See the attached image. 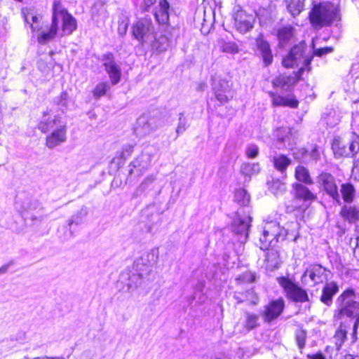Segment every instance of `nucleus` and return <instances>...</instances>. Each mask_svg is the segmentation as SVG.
<instances>
[{"mask_svg": "<svg viewBox=\"0 0 359 359\" xmlns=\"http://www.w3.org/2000/svg\"><path fill=\"white\" fill-rule=\"evenodd\" d=\"M343 359H359V356L348 354L345 355Z\"/></svg>", "mask_w": 359, "mask_h": 359, "instance_id": "obj_61", "label": "nucleus"}, {"mask_svg": "<svg viewBox=\"0 0 359 359\" xmlns=\"http://www.w3.org/2000/svg\"><path fill=\"white\" fill-rule=\"evenodd\" d=\"M88 210L86 207H82L70 219L68 220V225L71 226L73 224H80L83 219L87 216Z\"/></svg>", "mask_w": 359, "mask_h": 359, "instance_id": "obj_41", "label": "nucleus"}, {"mask_svg": "<svg viewBox=\"0 0 359 359\" xmlns=\"http://www.w3.org/2000/svg\"><path fill=\"white\" fill-rule=\"evenodd\" d=\"M128 27V22L127 21H121L118 22V32L120 35L123 36L126 34Z\"/></svg>", "mask_w": 359, "mask_h": 359, "instance_id": "obj_51", "label": "nucleus"}, {"mask_svg": "<svg viewBox=\"0 0 359 359\" xmlns=\"http://www.w3.org/2000/svg\"><path fill=\"white\" fill-rule=\"evenodd\" d=\"M309 358H310L311 359H325L322 353H317L313 354L312 355H309Z\"/></svg>", "mask_w": 359, "mask_h": 359, "instance_id": "obj_57", "label": "nucleus"}, {"mask_svg": "<svg viewBox=\"0 0 359 359\" xmlns=\"http://www.w3.org/2000/svg\"><path fill=\"white\" fill-rule=\"evenodd\" d=\"M251 220L252 218L250 216H245L243 218L237 217L233 220L232 224L233 231L240 236L239 240L242 243L247 241Z\"/></svg>", "mask_w": 359, "mask_h": 359, "instance_id": "obj_18", "label": "nucleus"}, {"mask_svg": "<svg viewBox=\"0 0 359 359\" xmlns=\"http://www.w3.org/2000/svg\"><path fill=\"white\" fill-rule=\"evenodd\" d=\"M273 161L274 167L281 172H283L291 163V160L283 154L273 156Z\"/></svg>", "mask_w": 359, "mask_h": 359, "instance_id": "obj_33", "label": "nucleus"}, {"mask_svg": "<svg viewBox=\"0 0 359 359\" xmlns=\"http://www.w3.org/2000/svg\"><path fill=\"white\" fill-rule=\"evenodd\" d=\"M305 46L302 44L294 46L290 53L283 58V65L285 67H293L302 64L305 66L310 63V60L304 57Z\"/></svg>", "mask_w": 359, "mask_h": 359, "instance_id": "obj_11", "label": "nucleus"}, {"mask_svg": "<svg viewBox=\"0 0 359 359\" xmlns=\"http://www.w3.org/2000/svg\"><path fill=\"white\" fill-rule=\"evenodd\" d=\"M337 12L334 5L323 3L315 5L310 13V20L315 27L330 25L337 18Z\"/></svg>", "mask_w": 359, "mask_h": 359, "instance_id": "obj_3", "label": "nucleus"}, {"mask_svg": "<svg viewBox=\"0 0 359 359\" xmlns=\"http://www.w3.org/2000/svg\"><path fill=\"white\" fill-rule=\"evenodd\" d=\"M304 6V0H290L287 4V10L294 17L302 11Z\"/></svg>", "mask_w": 359, "mask_h": 359, "instance_id": "obj_36", "label": "nucleus"}, {"mask_svg": "<svg viewBox=\"0 0 359 359\" xmlns=\"http://www.w3.org/2000/svg\"><path fill=\"white\" fill-rule=\"evenodd\" d=\"M271 97L272 104L275 107H290L291 108H297L298 107V101L290 97H283L277 95L273 93H269Z\"/></svg>", "mask_w": 359, "mask_h": 359, "instance_id": "obj_24", "label": "nucleus"}, {"mask_svg": "<svg viewBox=\"0 0 359 359\" xmlns=\"http://www.w3.org/2000/svg\"><path fill=\"white\" fill-rule=\"evenodd\" d=\"M298 207H299V205H292V206L287 205L286 208L287 212H291L294 211L295 209H297Z\"/></svg>", "mask_w": 359, "mask_h": 359, "instance_id": "obj_60", "label": "nucleus"}, {"mask_svg": "<svg viewBox=\"0 0 359 359\" xmlns=\"http://www.w3.org/2000/svg\"><path fill=\"white\" fill-rule=\"evenodd\" d=\"M277 280L283 289L286 297L289 299L295 302H306L309 301L306 291L292 282L289 278L283 276L278 278Z\"/></svg>", "mask_w": 359, "mask_h": 359, "instance_id": "obj_5", "label": "nucleus"}, {"mask_svg": "<svg viewBox=\"0 0 359 359\" xmlns=\"http://www.w3.org/2000/svg\"><path fill=\"white\" fill-rule=\"evenodd\" d=\"M42 17L39 15H34L33 13H27L25 14V20L30 25L33 32L39 31V25L41 23Z\"/></svg>", "mask_w": 359, "mask_h": 359, "instance_id": "obj_34", "label": "nucleus"}, {"mask_svg": "<svg viewBox=\"0 0 359 359\" xmlns=\"http://www.w3.org/2000/svg\"><path fill=\"white\" fill-rule=\"evenodd\" d=\"M257 276L255 272L247 271L236 278V281L239 283H251L256 281Z\"/></svg>", "mask_w": 359, "mask_h": 359, "instance_id": "obj_40", "label": "nucleus"}, {"mask_svg": "<svg viewBox=\"0 0 359 359\" xmlns=\"http://www.w3.org/2000/svg\"><path fill=\"white\" fill-rule=\"evenodd\" d=\"M294 189V196L295 199L302 200L304 201H313L316 199V196L304 185L300 183L292 184Z\"/></svg>", "mask_w": 359, "mask_h": 359, "instance_id": "obj_25", "label": "nucleus"}, {"mask_svg": "<svg viewBox=\"0 0 359 359\" xmlns=\"http://www.w3.org/2000/svg\"><path fill=\"white\" fill-rule=\"evenodd\" d=\"M310 156L311 158L314 160V161H317L319 158H320V152L318 149V147L316 146H315L311 153H310Z\"/></svg>", "mask_w": 359, "mask_h": 359, "instance_id": "obj_54", "label": "nucleus"}, {"mask_svg": "<svg viewBox=\"0 0 359 359\" xmlns=\"http://www.w3.org/2000/svg\"><path fill=\"white\" fill-rule=\"evenodd\" d=\"M62 125L60 118L57 116H50L49 112L45 111L43 114L41 120L38 124V128L43 133H46L55 127Z\"/></svg>", "mask_w": 359, "mask_h": 359, "instance_id": "obj_22", "label": "nucleus"}, {"mask_svg": "<svg viewBox=\"0 0 359 359\" xmlns=\"http://www.w3.org/2000/svg\"><path fill=\"white\" fill-rule=\"evenodd\" d=\"M294 177L298 182L306 184H313V181L310 175L309 170L302 165H298L295 168Z\"/></svg>", "mask_w": 359, "mask_h": 359, "instance_id": "obj_29", "label": "nucleus"}, {"mask_svg": "<svg viewBox=\"0 0 359 359\" xmlns=\"http://www.w3.org/2000/svg\"><path fill=\"white\" fill-rule=\"evenodd\" d=\"M347 328L346 326L344 325L342 323L339 327V329L336 331L334 338L335 339V344L337 346V348H340V347L344 344L345 339H346L347 334Z\"/></svg>", "mask_w": 359, "mask_h": 359, "instance_id": "obj_37", "label": "nucleus"}, {"mask_svg": "<svg viewBox=\"0 0 359 359\" xmlns=\"http://www.w3.org/2000/svg\"><path fill=\"white\" fill-rule=\"evenodd\" d=\"M67 140V126L65 123L59 125L52 133L46 137V145L49 149H53Z\"/></svg>", "mask_w": 359, "mask_h": 359, "instance_id": "obj_17", "label": "nucleus"}, {"mask_svg": "<svg viewBox=\"0 0 359 359\" xmlns=\"http://www.w3.org/2000/svg\"><path fill=\"white\" fill-rule=\"evenodd\" d=\"M255 46L259 54L262 56L266 66L271 64L273 55L269 42L260 34L255 39Z\"/></svg>", "mask_w": 359, "mask_h": 359, "instance_id": "obj_20", "label": "nucleus"}, {"mask_svg": "<svg viewBox=\"0 0 359 359\" xmlns=\"http://www.w3.org/2000/svg\"><path fill=\"white\" fill-rule=\"evenodd\" d=\"M171 44V41L165 35H161L153 43V47L158 52H163L166 50Z\"/></svg>", "mask_w": 359, "mask_h": 359, "instance_id": "obj_35", "label": "nucleus"}, {"mask_svg": "<svg viewBox=\"0 0 359 359\" xmlns=\"http://www.w3.org/2000/svg\"><path fill=\"white\" fill-rule=\"evenodd\" d=\"M157 2V0H143L141 7L142 11L148 12L151 8L154 6Z\"/></svg>", "mask_w": 359, "mask_h": 359, "instance_id": "obj_50", "label": "nucleus"}, {"mask_svg": "<svg viewBox=\"0 0 359 359\" xmlns=\"http://www.w3.org/2000/svg\"><path fill=\"white\" fill-rule=\"evenodd\" d=\"M355 292L352 289L344 291L338 298L341 302V307L337 316L339 320L350 318L353 323L352 342L357 339V330L359 325V302L354 300Z\"/></svg>", "mask_w": 359, "mask_h": 359, "instance_id": "obj_1", "label": "nucleus"}, {"mask_svg": "<svg viewBox=\"0 0 359 359\" xmlns=\"http://www.w3.org/2000/svg\"><path fill=\"white\" fill-rule=\"evenodd\" d=\"M151 156L148 154H142L137 156L133 162L132 165L140 172L147 170L151 164Z\"/></svg>", "mask_w": 359, "mask_h": 359, "instance_id": "obj_30", "label": "nucleus"}, {"mask_svg": "<svg viewBox=\"0 0 359 359\" xmlns=\"http://www.w3.org/2000/svg\"><path fill=\"white\" fill-rule=\"evenodd\" d=\"M212 81L214 96L221 104L228 102L233 98V94L228 81L217 76H213Z\"/></svg>", "mask_w": 359, "mask_h": 359, "instance_id": "obj_7", "label": "nucleus"}, {"mask_svg": "<svg viewBox=\"0 0 359 359\" xmlns=\"http://www.w3.org/2000/svg\"><path fill=\"white\" fill-rule=\"evenodd\" d=\"M259 316L247 312L245 313V327L247 330H251L259 326Z\"/></svg>", "mask_w": 359, "mask_h": 359, "instance_id": "obj_38", "label": "nucleus"}, {"mask_svg": "<svg viewBox=\"0 0 359 359\" xmlns=\"http://www.w3.org/2000/svg\"><path fill=\"white\" fill-rule=\"evenodd\" d=\"M155 180V177L153 175L149 176L142 182L137 191H144L147 187L151 184Z\"/></svg>", "mask_w": 359, "mask_h": 359, "instance_id": "obj_48", "label": "nucleus"}, {"mask_svg": "<svg viewBox=\"0 0 359 359\" xmlns=\"http://www.w3.org/2000/svg\"><path fill=\"white\" fill-rule=\"evenodd\" d=\"M353 85H354V89L359 93V77H357L354 80Z\"/></svg>", "mask_w": 359, "mask_h": 359, "instance_id": "obj_59", "label": "nucleus"}, {"mask_svg": "<svg viewBox=\"0 0 359 359\" xmlns=\"http://www.w3.org/2000/svg\"><path fill=\"white\" fill-rule=\"evenodd\" d=\"M52 19L54 22H56L57 29L59 22H62V36L69 35L76 29V19L68 13L59 1H55L53 3Z\"/></svg>", "mask_w": 359, "mask_h": 359, "instance_id": "obj_4", "label": "nucleus"}, {"mask_svg": "<svg viewBox=\"0 0 359 359\" xmlns=\"http://www.w3.org/2000/svg\"><path fill=\"white\" fill-rule=\"evenodd\" d=\"M338 285L336 283L330 282L326 283L322 290L320 301L327 306L331 305L332 297L338 292Z\"/></svg>", "mask_w": 359, "mask_h": 359, "instance_id": "obj_23", "label": "nucleus"}, {"mask_svg": "<svg viewBox=\"0 0 359 359\" xmlns=\"http://www.w3.org/2000/svg\"><path fill=\"white\" fill-rule=\"evenodd\" d=\"M341 193L342 198L346 203H351L355 197V188L350 183H344L341 184Z\"/></svg>", "mask_w": 359, "mask_h": 359, "instance_id": "obj_32", "label": "nucleus"}, {"mask_svg": "<svg viewBox=\"0 0 359 359\" xmlns=\"http://www.w3.org/2000/svg\"><path fill=\"white\" fill-rule=\"evenodd\" d=\"M39 31H36L38 32L37 35V41L40 44H46L49 41L53 40L57 34V28L56 22H54L52 20L51 24L50 26H43V23L39 25Z\"/></svg>", "mask_w": 359, "mask_h": 359, "instance_id": "obj_21", "label": "nucleus"}, {"mask_svg": "<svg viewBox=\"0 0 359 359\" xmlns=\"http://www.w3.org/2000/svg\"><path fill=\"white\" fill-rule=\"evenodd\" d=\"M340 215L350 223L354 222L359 219V209L355 206L344 205L340 211Z\"/></svg>", "mask_w": 359, "mask_h": 359, "instance_id": "obj_28", "label": "nucleus"}, {"mask_svg": "<svg viewBox=\"0 0 359 359\" xmlns=\"http://www.w3.org/2000/svg\"><path fill=\"white\" fill-rule=\"evenodd\" d=\"M242 174L250 178L252 175H257L260 171V165L257 163H245L241 167Z\"/></svg>", "mask_w": 359, "mask_h": 359, "instance_id": "obj_31", "label": "nucleus"}, {"mask_svg": "<svg viewBox=\"0 0 359 359\" xmlns=\"http://www.w3.org/2000/svg\"><path fill=\"white\" fill-rule=\"evenodd\" d=\"M234 198L241 206L248 205L250 202V196L243 189H239L236 191Z\"/></svg>", "mask_w": 359, "mask_h": 359, "instance_id": "obj_39", "label": "nucleus"}, {"mask_svg": "<svg viewBox=\"0 0 359 359\" xmlns=\"http://www.w3.org/2000/svg\"><path fill=\"white\" fill-rule=\"evenodd\" d=\"M39 207V203L38 201H34L32 202H30L29 204H28L27 206L24 207L25 210L27 211L34 210L37 209Z\"/></svg>", "mask_w": 359, "mask_h": 359, "instance_id": "obj_53", "label": "nucleus"}, {"mask_svg": "<svg viewBox=\"0 0 359 359\" xmlns=\"http://www.w3.org/2000/svg\"><path fill=\"white\" fill-rule=\"evenodd\" d=\"M48 359H65V358L62 357V356H60V357H48Z\"/></svg>", "mask_w": 359, "mask_h": 359, "instance_id": "obj_64", "label": "nucleus"}, {"mask_svg": "<svg viewBox=\"0 0 359 359\" xmlns=\"http://www.w3.org/2000/svg\"><path fill=\"white\" fill-rule=\"evenodd\" d=\"M356 246L354 248L353 253L355 257L359 260V236L357 238Z\"/></svg>", "mask_w": 359, "mask_h": 359, "instance_id": "obj_56", "label": "nucleus"}, {"mask_svg": "<svg viewBox=\"0 0 359 359\" xmlns=\"http://www.w3.org/2000/svg\"><path fill=\"white\" fill-rule=\"evenodd\" d=\"M306 339V332L304 330H298L295 332V340L299 349L304 348Z\"/></svg>", "mask_w": 359, "mask_h": 359, "instance_id": "obj_44", "label": "nucleus"}, {"mask_svg": "<svg viewBox=\"0 0 359 359\" xmlns=\"http://www.w3.org/2000/svg\"><path fill=\"white\" fill-rule=\"evenodd\" d=\"M134 269L135 273L128 274V282L127 286L129 290L136 289L141 283L143 277L150 271L149 265L143 257L137 259L134 263Z\"/></svg>", "mask_w": 359, "mask_h": 359, "instance_id": "obj_9", "label": "nucleus"}, {"mask_svg": "<svg viewBox=\"0 0 359 359\" xmlns=\"http://www.w3.org/2000/svg\"><path fill=\"white\" fill-rule=\"evenodd\" d=\"M68 98V94L66 92H62L60 96L56 98L55 102L62 107H67V102Z\"/></svg>", "mask_w": 359, "mask_h": 359, "instance_id": "obj_49", "label": "nucleus"}, {"mask_svg": "<svg viewBox=\"0 0 359 359\" xmlns=\"http://www.w3.org/2000/svg\"><path fill=\"white\" fill-rule=\"evenodd\" d=\"M170 4L167 0H158L153 8V14L159 25H167L170 18Z\"/></svg>", "mask_w": 359, "mask_h": 359, "instance_id": "obj_19", "label": "nucleus"}, {"mask_svg": "<svg viewBox=\"0 0 359 359\" xmlns=\"http://www.w3.org/2000/svg\"><path fill=\"white\" fill-rule=\"evenodd\" d=\"M133 149V146H131V145H128V146H126V148L124 149V151H123V153H124L125 151H127V152H128V154H130L132 152Z\"/></svg>", "mask_w": 359, "mask_h": 359, "instance_id": "obj_62", "label": "nucleus"}, {"mask_svg": "<svg viewBox=\"0 0 359 359\" xmlns=\"http://www.w3.org/2000/svg\"><path fill=\"white\" fill-rule=\"evenodd\" d=\"M291 81L292 78L290 76L283 74L276 77L273 80L272 83L275 87L284 88L290 85Z\"/></svg>", "mask_w": 359, "mask_h": 359, "instance_id": "obj_42", "label": "nucleus"}, {"mask_svg": "<svg viewBox=\"0 0 359 359\" xmlns=\"http://www.w3.org/2000/svg\"><path fill=\"white\" fill-rule=\"evenodd\" d=\"M259 147L255 144H250L245 149V154L249 158H255L259 154Z\"/></svg>", "mask_w": 359, "mask_h": 359, "instance_id": "obj_46", "label": "nucleus"}, {"mask_svg": "<svg viewBox=\"0 0 359 359\" xmlns=\"http://www.w3.org/2000/svg\"><path fill=\"white\" fill-rule=\"evenodd\" d=\"M324 191L338 203H340V196L334 177L330 173L323 172L318 177Z\"/></svg>", "mask_w": 359, "mask_h": 359, "instance_id": "obj_14", "label": "nucleus"}, {"mask_svg": "<svg viewBox=\"0 0 359 359\" xmlns=\"http://www.w3.org/2000/svg\"><path fill=\"white\" fill-rule=\"evenodd\" d=\"M101 61L105 72L108 74L112 85L117 84L121 80V69L116 63L114 55L111 53L103 54Z\"/></svg>", "mask_w": 359, "mask_h": 359, "instance_id": "obj_10", "label": "nucleus"}, {"mask_svg": "<svg viewBox=\"0 0 359 359\" xmlns=\"http://www.w3.org/2000/svg\"><path fill=\"white\" fill-rule=\"evenodd\" d=\"M280 263L281 261L278 251L272 249L266 253L265 259V267L266 270L273 271L278 269Z\"/></svg>", "mask_w": 359, "mask_h": 359, "instance_id": "obj_26", "label": "nucleus"}, {"mask_svg": "<svg viewBox=\"0 0 359 359\" xmlns=\"http://www.w3.org/2000/svg\"><path fill=\"white\" fill-rule=\"evenodd\" d=\"M294 29L290 25L283 26L278 29L277 36L279 43L284 46L294 36Z\"/></svg>", "mask_w": 359, "mask_h": 359, "instance_id": "obj_27", "label": "nucleus"}, {"mask_svg": "<svg viewBox=\"0 0 359 359\" xmlns=\"http://www.w3.org/2000/svg\"><path fill=\"white\" fill-rule=\"evenodd\" d=\"M154 34V27L149 18H142L133 26V34L141 43L152 41Z\"/></svg>", "mask_w": 359, "mask_h": 359, "instance_id": "obj_8", "label": "nucleus"}, {"mask_svg": "<svg viewBox=\"0 0 359 359\" xmlns=\"http://www.w3.org/2000/svg\"><path fill=\"white\" fill-rule=\"evenodd\" d=\"M222 50L228 53H236L239 50L238 46L234 42L224 43Z\"/></svg>", "mask_w": 359, "mask_h": 359, "instance_id": "obj_45", "label": "nucleus"}, {"mask_svg": "<svg viewBox=\"0 0 359 359\" xmlns=\"http://www.w3.org/2000/svg\"><path fill=\"white\" fill-rule=\"evenodd\" d=\"M234 20L236 29L244 34L252 29L255 18L243 10H239L234 15Z\"/></svg>", "mask_w": 359, "mask_h": 359, "instance_id": "obj_15", "label": "nucleus"}, {"mask_svg": "<svg viewBox=\"0 0 359 359\" xmlns=\"http://www.w3.org/2000/svg\"><path fill=\"white\" fill-rule=\"evenodd\" d=\"M330 271L321 265H312L303 274V278L309 277L313 284H320L326 282L329 279Z\"/></svg>", "mask_w": 359, "mask_h": 359, "instance_id": "obj_13", "label": "nucleus"}, {"mask_svg": "<svg viewBox=\"0 0 359 359\" xmlns=\"http://www.w3.org/2000/svg\"><path fill=\"white\" fill-rule=\"evenodd\" d=\"M11 265H13V262H10L0 267V275L6 273Z\"/></svg>", "mask_w": 359, "mask_h": 359, "instance_id": "obj_55", "label": "nucleus"}, {"mask_svg": "<svg viewBox=\"0 0 359 359\" xmlns=\"http://www.w3.org/2000/svg\"><path fill=\"white\" fill-rule=\"evenodd\" d=\"M109 88V84L107 82L98 83L93 91L94 97L100 98V97L104 96Z\"/></svg>", "mask_w": 359, "mask_h": 359, "instance_id": "obj_43", "label": "nucleus"}, {"mask_svg": "<svg viewBox=\"0 0 359 359\" xmlns=\"http://www.w3.org/2000/svg\"><path fill=\"white\" fill-rule=\"evenodd\" d=\"M235 298L238 300V302H245L246 300H248V298L246 299H242L240 297H238V295H235Z\"/></svg>", "mask_w": 359, "mask_h": 359, "instance_id": "obj_63", "label": "nucleus"}, {"mask_svg": "<svg viewBox=\"0 0 359 359\" xmlns=\"http://www.w3.org/2000/svg\"><path fill=\"white\" fill-rule=\"evenodd\" d=\"M207 88V85L205 83H199L197 86V90L198 91H203Z\"/></svg>", "mask_w": 359, "mask_h": 359, "instance_id": "obj_58", "label": "nucleus"}, {"mask_svg": "<svg viewBox=\"0 0 359 359\" xmlns=\"http://www.w3.org/2000/svg\"><path fill=\"white\" fill-rule=\"evenodd\" d=\"M332 48L330 47H325V48H321L316 49L314 52L315 55L318 56H322L323 55L327 54L329 53H331L332 51Z\"/></svg>", "mask_w": 359, "mask_h": 359, "instance_id": "obj_52", "label": "nucleus"}, {"mask_svg": "<svg viewBox=\"0 0 359 359\" xmlns=\"http://www.w3.org/2000/svg\"><path fill=\"white\" fill-rule=\"evenodd\" d=\"M358 137H355L348 144H345L339 137L334 139L332 149L336 158L352 157L359 151Z\"/></svg>", "mask_w": 359, "mask_h": 359, "instance_id": "obj_6", "label": "nucleus"}, {"mask_svg": "<svg viewBox=\"0 0 359 359\" xmlns=\"http://www.w3.org/2000/svg\"><path fill=\"white\" fill-rule=\"evenodd\" d=\"M183 116V113L180 114V118H179V123L176 128V133L177 135L180 134L184 133L187 129V121Z\"/></svg>", "mask_w": 359, "mask_h": 359, "instance_id": "obj_47", "label": "nucleus"}, {"mask_svg": "<svg viewBox=\"0 0 359 359\" xmlns=\"http://www.w3.org/2000/svg\"><path fill=\"white\" fill-rule=\"evenodd\" d=\"M159 126L156 118L142 116L137 121L135 133L137 136L144 137L155 131Z\"/></svg>", "mask_w": 359, "mask_h": 359, "instance_id": "obj_12", "label": "nucleus"}, {"mask_svg": "<svg viewBox=\"0 0 359 359\" xmlns=\"http://www.w3.org/2000/svg\"><path fill=\"white\" fill-rule=\"evenodd\" d=\"M287 233V230L281 227L278 222H266L259 238L260 249L266 250L275 247L278 242L286 238Z\"/></svg>", "mask_w": 359, "mask_h": 359, "instance_id": "obj_2", "label": "nucleus"}, {"mask_svg": "<svg viewBox=\"0 0 359 359\" xmlns=\"http://www.w3.org/2000/svg\"><path fill=\"white\" fill-rule=\"evenodd\" d=\"M284 308L285 302L281 298L269 302L264 306V310L262 313L264 321L270 323L273 320L276 319L283 313Z\"/></svg>", "mask_w": 359, "mask_h": 359, "instance_id": "obj_16", "label": "nucleus"}]
</instances>
